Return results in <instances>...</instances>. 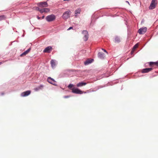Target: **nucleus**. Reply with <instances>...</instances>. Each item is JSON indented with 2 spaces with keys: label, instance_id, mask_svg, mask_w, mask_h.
Returning <instances> with one entry per match:
<instances>
[{
  "label": "nucleus",
  "instance_id": "aec40b11",
  "mask_svg": "<svg viewBox=\"0 0 158 158\" xmlns=\"http://www.w3.org/2000/svg\"><path fill=\"white\" fill-rule=\"evenodd\" d=\"M153 64H155L157 66H158V62H149V65L150 66H152Z\"/></svg>",
  "mask_w": 158,
  "mask_h": 158
},
{
  "label": "nucleus",
  "instance_id": "c756f323",
  "mask_svg": "<svg viewBox=\"0 0 158 158\" xmlns=\"http://www.w3.org/2000/svg\"><path fill=\"white\" fill-rule=\"evenodd\" d=\"M37 18L38 19H40V17H39V16H37Z\"/></svg>",
  "mask_w": 158,
  "mask_h": 158
},
{
  "label": "nucleus",
  "instance_id": "2eb2a0df",
  "mask_svg": "<svg viewBox=\"0 0 158 158\" xmlns=\"http://www.w3.org/2000/svg\"><path fill=\"white\" fill-rule=\"evenodd\" d=\"M98 56L101 59H103L104 57V54L103 53L99 52L98 53Z\"/></svg>",
  "mask_w": 158,
  "mask_h": 158
},
{
  "label": "nucleus",
  "instance_id": "cd10ccee",
  "mask_svg": "<svg viewBox=\"0 0 158 158\" xmlns=\"http://www.w3.org/2000/svg\"><path fill=\"white\" fill-rule=\"evenodd\" d=\"M73 28V27H69L68 29L67 30H69L71 29H72Z\"/></svg>",
  "mask_w": 158,
  "mask_h": 158
},
{
  "label": "nucleus",
  "instance_id": "a878e982",
  "mask_svg": "<svg viewBox=\"0 0 158 158\" xmlns=\"http://www.w3.org/2000/svg\"><path fill=\"white\" fill-rule=\"evenodd\" d=\"M70 97V96H64V98H68Z\"/></svg>",
  "mask_w": 158,
  "mask_h": 158
},
{
  "label": "nucleus",
  "instance_id": "f257e3e1",
  "mask_svg": "<svg viewBox=\"0 0 158 158\" xmlns=\"http://www.w3.org/2000/svg\"><path fill=\"white\" fill-rule=\"evenodd\" d=\"M71 14L70 10H69L63 14L62 17L64 20H66L70 17Z\"/></svg>",
  "mask_w": 158,
  "mask_h": 158
},
{
  "label": "nucleus",
  "instance_id": "f3484780",
  "mask_svg": "<svg viewBox=\"0 0 158 158\" xmlns=\"http://www.w3.org/2000/svg\"><path fill=\"white\" fill-rule=\"evenodd\" d=\"M31 50V48H29L27 50L25 51L24 52H23V53L21 54L20 55L21 56H22L23 55H26Z\"/></svg>",
  "mask_w": 158,
  "mask_h": 158
},
{
  "label": "nucleus",
  "instance_id": "4be33fe9",
  "mask_svg": "<svg viewBox=\"0 0 158 158\" xmlns=\"http://www.w3.org/2000/svg\"><path fill=\"white\" fill-rule=\"evenodd\" d=\"M6 18V16L4 15H2L0 16V21L2 20H5Z\"/></svg>",
  "mask_w": 158,
  "mask_h": 158
},
{
  "label": "nucleus",
  "instance_id": "b1692460",
  "mask_svg": "<svg viewBox=\"0 0 158 158\" xmlns=\"http://www.w3.org/2000/svg\"><path fill=\"white\" fill-rule=\"evenodd\" d=\"M138 46V43L136 44H135L133 47V49L134 50Z\"/></svg>",
  "mask_w": 158,
  "mask_h": 158
},
{
  "label": "nucleus",
  "instance_id": "4468645a",
  "mask_svg": "<svg viewBox=\"0 0 158 158\" xmlns=\"http://www.w3.org/2000/svg\"><path fill=\"white\" fill-rule=\"evenodd\" d=\"M87 83L84 82H80L77 84V86L78 87H81L86 85Z\"/></svg>",
  "mask_w": 158,
  "mask_h": 158
},
{
  "label": "nucleus",
  "instance_id": "393cba45",
  "mask_svg": "<svg viewBox=\"0 0 158 158\" xmlns=\"http://www.w3.org/2000/svg\"><path fill=\"white\" fill-rule=\"evenodd\" d=\"M73 86V85L72 84H70L68 86V87L69 89H71L72 87Z\"/></svg>",
  "mask_w": 158,
  "mask_h": 158
},
{
  "label": "nucleus",
  "instance_id": "1a4fd4ad",
  "mask_svg": "<svg viewBox=\"0 0 158 158\" xmlns=\"http://www.w3.org/2000/svg\"><path fill=\"white\" fill-rule=\"evenodd\" d=\"M81 9L80 8H79L75 11V15L74 16L76 17H77L79 14L81 13Z\"/></svg>",
  "mask_w": 158,
  "mask_h": 158
},
{
  "label": "nucleus",
  "instance_id": "a211bd4d",
  "mask_svg": "<svg viewBox=\"0 0 158 158\" xmlns=\"http://www.w3.org/2000/svg\"><path fill=\"white\" fill-rule=\"evenodd\" d=\"M115 43H119L120 42V39L118 36H116L114 39Z\"/></svg>",
  "mask_w": 158,
  "mask_h": 158
},
{
  "label": "nucleus",
  "instance_id": "412c9836",
  "mask_svg": "<svg viewBox=\"0 0 158 158\" xmlns=\"http://www.w3.org/2000/svg\"><path fill=\"white\" fill-rule=\"evenodd\" d=\"M88 36H89L88 34L87 35H84V36L83 38L84 41H87L88 40V38H89Z\"/></svg>",
  "mask_w": 158,
  "mask_h": 158
},
{
  "label": "nucleus",
  "instance_id": "bb28decb",
  "mask_svg": "<svg viewBox=\"0 0 158 158\" xmlns=\"http://www.w3.org/2000/svg\"><path fill=\"white\" fill-rule=\"evenodd\" d=\"M102 50H103L105 52H106L107 54H108L107 52L104 49H102Z\"/></svg>",
  "mask_w": 158,
  "mask_h": 158
},
{
  "label": "nucleus",
  "instance_id": "6e6552de",
  "mask_svg": "<svg viewBox=\"0 0 158 158\" xmlns=\"http://www.w3.org/2000/svg\"><path fill=\"white\" fill-rule=\"evenodd\" d=\"M52 50V48L51 46H49L46 47L43 50V52L44 53H50Z\"/></svg>",
  "mask_w": 158,
  "mask_h": 158
},
{
  "label": "nucleus",
  "instance_id": "7ed1b4c3",
  "mask_svg": "<svg viewBox=\"0 0 158 158\" xmlns=\"http://www.w3.org/2000/svg\"><path fill=\"white\" fill-rule=\"evenodd\" d=\"M157 0H152L151 3L149 7L150 10H152L155 8L157 5Z\"/></svg>",
  "mask_w": 158,
  "mask_h": 158
},
{
  "label": "nucleus",
  "instance_id": "5701e85b",
  "mask_svg": "<svg viewBox=\"0 0 158 158\" xmlns=\"http://www.w3.org/2000/svg\"><path fill=\"white\" fill-rule=\"evenodd\" d=\"M82 33L84 35H87L88 34V31L86 30H83L82 31Z\"/></svg>",
  "mask_w": 158,
  "mask_h": 158
},
{
  "label": "nucleus",
  "instance_id": "f704fd0d",
  "mask_svg": "<svg viewBox=\"0 0 158 158\" xmlns=\"http://www.w3.org/2000/svg\"><path fill=\"white\" fill-rule=\"evenodd\" d=\"M2 64V62H0V64Z\"/></svg>",
  "mask_w": 158,
  "mask_h": 158
},
{
  "label": "nucleus",
  "instance_id": "c85d7f7f",
  "mask_svg": "<svg viewBox=\"0 0 158 158\" xmlns=\"http://www.w3.org/2000/svg\"><path fill=\"white\" fill-rule=\"evenodd\" d=\"M126 3H128V4L129 5H130V3H129V2H128V1H126Z\"/></svg>",
  "mask_w": 158,
  "mask_h": 158
},
{
  "label": "nucleus",
  "instance_id": "2f4dec72",
  "mask_svg": "<svg viewBox=\"0 0 158 158\" xmlns=\"http://www.w3.org/2000/svg\"><path fill=\"white\" fill-rule=\"evenodd\" d=\"M44 18V16H43L42 17V19H43Z\"/></svg>",
  "mask_w": 158,
  "mask_h": 158
},
{
  "label": "nucleus",
  "instance_id": "473e14b6",
  "mask_svg": "<svg viewBox=\"0 0 158 158\" xmlns=\"http://www.w3.org/2000/svg\"><path fill=\"white\" fill-rule=\"evenodd\" d=\"M49 11H48V10H45V11L44 12H48Z\"/></svg>",
  "mask_w": 158,
  "mask_h": 158
},
{
  "label": "nucleus",
  "instance_id": "dca6fc26",
  "mask_svg": "<svg viewBox=\"0 0 158 158\" xmlns=\"http://www.w3.org/2000/svg\"><path fill=\"white\" fill-rule=\"evenodd\" d=\"M51 64L52 68L56 66V62L55 60H52L51 61Z\"/></svg>",
  "mask_w": 158,
  "mask_h": 158
},
{
  "label": "nucleus",
  "instance_id": "f03ea898",
  "mask_svg": "<svg viewBox=\"0 0 158 158\" xmlns=\"http://www.w3.org/2000/svg\"><path fill=\"white\" fill-rule=\"evenodd\" d=\"M56 18L55 15L53 14L48 15L46 17L45 19L48 22H52L54 21Z\"/></svg>",
  "mask_w": 158,
  "mask_h": 158
},
{
  "label": "nucleus",
  "instance_id": "423d86ee",
  "mask_svg": "<svg viewBox=\"0 0 158 158\" xmlns=\"http://www.w3.org/2000/svg\"><path fill=\"white\" fill-rule=\"evenodd\" d=\"M147 30L146 27L141 28L139 29L138 32L140 34H143L146 32Z\"/></svg>",
  "mask_w": 158,
  "mask_h": 158
},
{
  "label": "nucleus",
  "instance_id": "39448f33",
  "mask_svg": "<svg viewBox=\"0 0 158 158\" xmlns=\"http://www.w3.org/2000/svg\"><path fill=\"white\" fill-rule=\"evenodd\" d=\"M47 81L49 83L54 85L55 86H57V84L56 83V81L53 78H52L50 77H49L47 78Z\"/></svg>",
  "mask_w": 158,
  "mask_h": 158
},
{
  "label": "nucleus",
  "instance_id": "72a5a7b5",
  "mask_svg": "<svg viewBox=\"0 0 158 158\" xmlns=\"http://www.w3.org/2000/svg\"><path fill=\"white\" fill-rule=\"evenodd\" d=\"M4 94V93H1V95H2Z\"/></svg>",
  "mask_w": 158,
  "mask_h": 158
},
{
  "label": "nucleus",
  "instance_id": "9b49d317",
  "mask_svg": "<svg viewBox=\"0 0 158 158\" xmlns=\"http://www.w3.org/2000/svg\"><path fill=\"white\" fill-rule=\"evenodd\" d=\"M152 69V68L144 69L142 70V73H147L151 71Z\"/></svg>",
  "mask_w": 158,
  "mask_h": 158
},
{
  "label": "nucleus",
  "instance_id": "7c9ffc66",
  "mask_svg": "<svg viewBox=\"0 0 158 158\" xmlns=\"http://www.w3.org/2000/svg\"><path fill=\"white\" fill-rule=\"evenodd\" d=\"M40 9H41L38 8L37 10H38L40 11Z\"/></svg>",
  "mask_w": 158,
  "mask_h": 158
},
{
  "label": "nucleus",
  "instance_id": "0eeeda50",
  "mask_svg": "<svg viewBox=\"0 0 158 158\" xmlns=\"http://www.w3.org/2000/svg\"><path fill=\"white\" fill-rule=\"evenodd\" d=\"M37 5L40 7H47L48 5L46 2H41L38 3Z\"/></svg>",
  "mask_w": 158,
  "mask_h": 158
},
{
  "label": "nucleus",
  "instance_id": "f8f14e48",
  "mask_svg": "<svg viewBox=\"0 0 158 158\" xmlns=\"http://www.w3.org/2000/svg\"><path fill=\"white\" fill-rule=\"evenodd\" d=\"M93 60L94 59H88L84 62V64L85 65H88L89 64L91 63Z\"/></svg>",
  "mask_w": 158,
  "mask_h": 158
},
{
  "label": "nucleus",
  "instance_id": "6ab92c4d",
  "mask_svg": "<svg viewBox=\"0 0 158 158\" xmlns=\"http://www.w3.org/2000/svg\"><path fill=\"white\" fill-rule=\"evenodd\" d=\"M45 10H48V11H49V9L48 8H43V9H40V11L41 13H43V12H44L45 11Z\"/></svg>",
  "mask_w": 158,
  "mask_h": 158
},
{
  "label": "nucleus",
  "instance_id": "9d476101",
  "mask_svg": "<svg viewBox=\"0 0 158 158\" xmlns=\"http://www.w3.org/2000/svg\"><path fill=\"white\" fill-rule=\"evenodd\" d=\"M31 91L30 90H27L22 93L21 95L22 97H25L29 95Z\"/></svg>",
  "mask_w": 158,
  "mask_h": 158
},
{
  "label": "nucleus",
  "instance_id": "ddd939ff",
  "mask_svg": "<svg viewBox=\"0 0 158 158\" xmlns=\"http://www.w3.org/2000/svg\"><path fill=\"white\" fill-rule=\"evenodd\" d=\"M44 87V85H41L38 87L34 88V90L35 91H37L40 90L42 89Z\"/></svg>",
  "mask_w": 158,
  "mask_h": 158
},
{
  "label": "nucleus",
  "instance_id": "20e7f679",
  "mask_svg": "<svg viewBox=\"0 0 158 158\" xmlns=\"http://www.w3.org/2000/svg\"><path fill=\"white\" fill-rule=\"evenodd\" d=\"M72 92L78 94H83V93H85L86 92H83L78 88L76 87H73L72 89Z\"/></svg>",
  "mask_w": 158,
  "mask_h": 158
}]
</instances>
